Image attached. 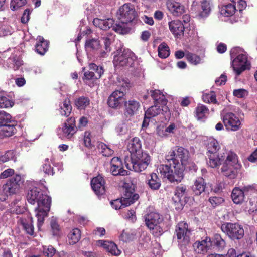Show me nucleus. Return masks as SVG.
I'll list each match as a JSON object with an SVG mask.
<instances>
[{
    "label": "nucleus",
    "instance_id": "obj_56",
    "mask_svg": "<svg viewBox=\"0 0 257 257\" xmlns=\"http://www.w3.org/2000/svg\"><path fill=\"white\" fill-rule=\"evenodd\" d=\"M186 187L185 186H179L176 187L175 191V196L177 197L179 201L186 194Z\"/></svg>",
    "mask_w": 257,
    "mask_h": 257
},
{
    "label": "nucleus",
    "instance_id": "obj_24",
    "mask_svg": "<svg viewBox=\"0 0 257 257\" xmlns=\"http://www.w3.org/2000/svg\"><path fill=\"white\" fill-rule=\"evenodd\" d=\"M125 113L130 116H133L137 113L140 108V103L137 100L131 99L126 101L124 104Z\"/></svg>",
    "mask_w": 257,
    "mask_h": 257
},
{
    "label": "nucleus",
    "instance_id": "obj_35",
    "mask_svg": "<svg viewBox=\"0 0 257 257\" xmlns=\"http://www.w3.org/2000/svg\"><path fill=\"white\" fill-rule=\"evenodd\" d=\"M236 11L235 5L229 4L222 6L220 9V14L225 16L229 17L233 15Z\"/></svg>",
    "mask_w": 257,
    "mask_h": 257
},
{
    "label": "nucleus",
    "instance_id": "obj_63",
    "mask_svg": "<svg viewBox=\"0 0 257 257\" xmlns=\"http://www.w3.org/2000/svg\"><path fill=\"white\" fill-rule=\"evenodd\" d=\"M12 29L10 26H2L0 27V36H5L11 34Z\"/></svg>",
    "mask_w": 257,
    "mask_h": 257
},
{
    "label": "nucleus",
    "instance_id": "obj_50",
    "mask_svg": "<svg viewBox=\"0 0 257 257\" xmlns=\"http://www.w3.org/2000/svg\"><path fill=\"white\" fill-rule=\"evenodd\" d=\"M185 57L189 62L194 65H197L201 62V58L196 54L188 53Z\"/></svg>",
    "mask_w": 257,
    "mask_h": 257
},
{
    "label": "nucleus",
    "instance_id": "obj_10",
    "mask_svg": "<svg viewBox=\"0 0 257 257\" xmlns=\"http://www.w3.org/2000/svg\"><path fill=\"white\" fill-rule=\"evenodd\" d=\"M136 58L132 51L128 49H124L123 51L117 52L114 56L113 63L115 67L132 66Z\"/></svg>",
    "mask_w": 257,
    "mask_h": 257
},
{
    "label": "nucleus",
    "instance_id": "obj_26",
    "mask_svg": "<svg viewBox=\"0 0 257 257\" xmlns=\"http://www.w3.org/2000/svg\"><path fill=\"white\" fill-rule=\"evenodd\" d=\"M16 124V121H14L12 122V124L0 125V138L12 136L16 132L15 126Z\"/></svg>",
    "mask_w": 257,
    "mask_h": 257
},
{
    "label": "nucleus",
    "instance_id": "obj_37",
    "mask_svg": "<svg viewBox=\"0 0 257 257\" xmlns=\"http://www.w3.org/2000/svg\"><path fill=\"white\" fill-rule=\"evenodd\" d=\"M69 243L74 244L78 242L81 237L80 230L78 228L73 229L68 234Z\"/></svg>",
    "mask_w": 257,
    "mask_h": 257
},
{
    "label": "nucleus",
    "instance_id": "obj_54",
    "mask_svg": "<svg viewBox=\"0 0 257 257\" xmlns=\"http://www.w3.org/2000/svg\"><path fill=\"white\" fill-rule=\"evenodd\" d=\"M243 190L245 195H254L257 196V186L254 185H247L244 186Z\"/></svg>",
    "mask_w": 257,
    "mask_h": 257
},
{
    "label": "nucleus",
    "instance_id": "obj_32",
    "mask_svg": "<svg viewBox=\"0 0 257 257\" xmlns=\"http://www.w3.org/2000/svg\"><path fill=\"white\" fill-rule=\"evenodd\" d=\"M154 104L165 105L167 101L164 95L159 90H154L150 91Z\"/></svg>",
    "mask_w": 257,
    "mask_h": 257
},
{
    "label": "nucleus",
    "instance_id": "obj_9",
    "mask_svg": "<svg viewBox=\"0 0 257 257\" xmlns=\"http://www.w3.org/2000/svg\"><path fill=\"white\" fill-rule=\"evenodd\" d=\"M139 195L134 193L131 188H125L123 196L121 199H117L111 201L110 204L112 208L116 210L126 207L134 203L139 199Z\"/></svg>",
    "mask_w": 257,
    "mask_h": 257
},
{
    "label": "nucleus",
    "instance_id": "obj_29",
    "mask_svg": "<svg viewBox=\"0 0 257 257\" xmlns=\"http://www.w3.org/2000/svg\"><path fill=\"white\" fill-rule=\"evenodd\" d=\"M146 182L149 187L153 190H158L161 185L160 179L155 173H152L149 175L147 178Z\"/></svg>",
    "mask_w": 257,
    "mask_h": 257
},
{
    "label": "nucleus",
    "instance_id": "obj_30",
    "mask_svg": "<svg viewBox=\"0 0 257 257\" xmlns=\"http://www.w3.org/2000/svg\"><path fill=\"white\" fill-rule=\"evenodd\" d=\"M206 183L202 177H198L194 182L192 187V190L196 195H200L205 192Z\"/></svg>",
    "mask_w": 257,
    "mask_h": 257
},
{
    "label": "nucleus",
    "instance_id": "obj_12",
    "mask_svg": "<svg viewBox=\"0 0 257 257\" xmlns=\"http://www.w3.org/2000/svg\"><path fill=\"white\" fill-rule=\"evenodd\" d=\"M119 20L123 23H130L136 17L134 6L130 3H125L120 7L117 12Z\"/></svg>",
    "mask_w": 257,
    "mask_h": 257
},
{
    "label": "nucleus",
    "instance_id": "obj_4",
    "mask_svg": "<svg viewBox=\"0 0 257 257\" xmlns=\"http://www.w3.org/2000/svg\"><path fill=\"white\" fill-rule=\"evenodd\" d=\"M241 167L237 155L229 151L223 162L221 172L224 176L230 179H234L237 177Z\"/></svg>",
    "mask_w": 257,
    "mask_h": 257
},
{
    "label": "nucleus",
    "instance_id": "obj_19",
    "mask_svg": "<svg viewBox=\"0 0 257 257\" xmlns=\"http://www.w3.org/2000/svg\"><path fill=\"white\" fill-rule=\"evenodd\" d=\"M212 241L209 237H206L201 241H196L193 244V248L197 253H206L211 249Z\"/></svg>",
    "mask_w": 257,
    "mask_h": 257
},
{
    "label": "nucleus",
    "instance_id": "obj_36",
    "mask_svg": "<svg viewBox=\"0 0 257 257\" xmlns=\"http://www.w3.org/2000/svg\"><path fill=\"white\" fill-rule=\"evenodd\" d=\"M72 111V106L69 99H66L60 105V112L62 115L68 117Z\"/></svg>",
    "mask_w": 257,
    "mask_h": 257
},
{
    "label": "nucleus",
    "instance_id": "obj_58",
    "mask_svg": "<svg viewBox=\"0 0 257 257\" xmlns=\"http://www.w3.org/2000/svg\"><path fill=\"white\" fill-rule=\"evenodd\" d=\"M51 227L54 235L59 234L60 228L55 218H52L50 222Z\"/></svg>",
    "mask_w": 257,
    "mask_h": 257
},
{
    "label": "nucleus",
    "instance_id": "obj_1",
    "mask_svg": "<svg viewBox=\"0 0 257 257\" xmlns=\"http://www.w3.org/2000/svg\"><path fill=\"white\" fill-rule=\"evenodd\" d=\"M27 199L31 204H37L34 210L37 218V227L40 230L43 224L44 218L47 216L50 210L51 199L48 195L44 194L39 188H33L28 191Z\"/></svg>",
    "mask_w": 257,
    "mask_h": 257
},
{
    "label": "nucleus",
    "instance_id": "obj_59",
    "mask_svg": "<svg viewBox=\"0 0 257 257\" xmlns=\"http://www.w3.org/2000/svg\"><path fill=\"white\" fill-rule=\"evenodd\" d=\"M26 3V0H12L10 7L13 11H15L25 5Z\"/></svg>",
    "mask_w": 257,
    "mask_h": 257
},
{
    "label": "nucleus",
    "instance_id": "obj_60",
    "mask_svg": "<svg viewBox=\"0 0 257 257\" xmlns=\"http://www.w3.org/2000/svg\"><path fill=\"white\" fill-rule=\"evenodd\" d=\"M14 153L12 151H8L4 155H0V161L6 162L10 160L14 159Z\"/></svg>",
    "mask_w": 257,
    "mask_h": 257
},
{
    "label": "nucleus",
    "instance_id": "obj_3",
    "mask_svg": "<svg viewBox=\"0 0 257 257\" xmlns=\"http://www.w3.org/2000/svg\"><path fill=\"white\" fill-rule=\"evenodd\" d=\"M124 161L127 169L141 172L145 170L150 164V156L146 152L142 151L130 157H125Z\"/></svg>",
    "mask_w": 257,
    "mask_h": 257
},
{
    "label": "nucleus",
    "instance_id": "obj_64",
    "mask_svg": "<svg viewBox=\"0 0 257 257\" xmlns=\"http://www.w3.org/2000/svg\"><path fill=\"white\" fill-rule=\"evenodd\" d=\"M115 130L117 133H118L119 135H123L126 133L127 127L125 123H121L118 124L116 127Z\"/></svg>",
    "mask_w": 257,
    "mask_h": 257
},
{
    "label": "nucleus",
    "instance_id": "obj_20",
    "mask_svg": "<svg viewBox=\"0 0 257 257\" xmlns=\"http://www.w3.org/2000/svg\"><path fill=\"white\" fill-rule=\"evenodd\" d=\"M166 6L168 11L174 16H180L185 12L184 6L179 2L168 0Z\"/></svg>",
    "mask_w": 257,
    "mask_h": 257
},
{
    "label": "nucleus",
    "instance_id": "obj_52",
    "mask_svg": "<svg viewBox=\"0 0 257 257\" xmlns=\"http://www.w3.org/2000/svg\"><path fill=\"white\" fill-rule=\"evenodd\" d=\"M89 68L95 72L96 79H99L104 73V70L102 66H98L94 63H90L89 65Z\"/></svg>",
    "mask_w": 257,
    "mask_h": 257
},
{
    "label": "nucleus",
    "instance_id": "obj_27",
    "mask_svg": "<svg viewBox=\"0 0 257 257\" xmlns=\"http://www.w3.org/2000/svg\"><path fill=\"white\" fill-rule=\"evenodd\" d=\"M127 148L131 154V156L142 152L141 141L137 137L133 138L128 142Z\"/></svg>",
    "mask_w": 257,
    "mask_h": 257
},
{
    "label": "nucleus",
    "instance_id": "obj_34",
    "mask_svg": "<svg viewBox=\"0 0 257 257\" xmlns=\"http://www.w3.org/2000/svg\"><path fill=\"white\" fill-rule=\"evenodd\" d=\"M14 105V101L9 98L4 91H0V108H7L12 107Z\"/></svg>",
    "mask_w": 257,
    "mask_h": 257
},
{
    "label": "nucleus",
    "instance_id": "obj_53",
    "mask_svg": "<svg viewBox=\"0 0 257 257\" xmlns=\"http://www.w3.org/2000/svg\"><path fill=\"white\" fill-rule=\"evenodd\" d=\"M202 99L206 103H216L217 101L215 93L213 91L208 93H205L202 95Z\"/></svg>",
    "mask_w": 257,
    "mask_h": 257
},
{
    "label": "nucleus",
    "instance_id": "obj_42",
    "mask_svg": "<svg viewBox=\"0 0 257 257\" xmlns=\"http://www.w3.org/2000/svg\"><path fill=\"white\" fill-rule=\"evenodd\" d=\"M100 47V41L97 39L92 38L86 41L85 48L87 50H97Z\"/></svg>",
    "mask_w": 257,
    "mask_h": 257
},
{
    "label": "nucleus",
    "instance_id": "obj_28",
    "mask_svg": "<svg viewBox=\"0 0 257 257\" xmlns=\"http://www.w3.org/2000/svg\"><path fill=\"white\" fill-rule=\"evenodd\" d=\"M37 42L35 45V50L40 55H43L48 49L49 42L45 40L41 36L37 37Z\"/></svg>",
    "mask_w": 257,
    "mask_h": 257
},
{
    "label": "nucleus",
    "instance_id": "obj_16",
    "mask_svg": "<svg viewBox=\"0 0 257 257\" xmlns=\"http://www.w3.org/2000/svg\"><path fill=\"white\" fill-rule=\"evenodd\" d=\"M18 224L22 226L27 233L31 235L34 233V227L32 218L29 212H26L24 214L18 217Z\"/></svg>",
    "mask_w": 257,
    "mask_h": 257
},
{
    "label": "nucleus",
    "instance_id": "obj_41",
    "mask_svg": "<svg viewBox=\"0 0 257 257\" xmlns=\"http://www.w3.org/2000/svg\"><path fill=\"white\" fill-rule=\"evenodd\" d=\"M218 250H223L226 247L225 241L219 234H215L213 238L212 242Z\"/></svg>",
    "mask_w": 257,
    "mask_h": 257
},
{
    "label": "nucleus",
    "instance_id": "obj_61",
    "mask_svg": "<svg viewBox=\"0 0 257 257\" xmlns=\"http://www.w3.org/2000/svg\"><path fill=\"white\" fill-rule=\"evenodd\" d=\"M209 202L212 207H215L222 204L224 202V199L221 197H211L209 198Z\"/></svg>",
    "mask_w": 257,
    "mask_h": 257
},
{
    "label": "nucleus",
    "instance_id": "obj_55",
    "mask_svg": "<svg viewBox=\"0 0 257 257\" xmlns=\"http://www.w3.org/2000/svg\"><path fill=\"white\" fill-rule=\"evenodd\" d=\"M43 252L44 255L47 257H53L56 252V250L52 245L43 246Z\"/></svg>",
    "mask_w": 257,
    "mask_h": 257
},
{
    "label": "nucleus",
    "instance_id": "obj_40",
    "mask_svg": "<svg viewBox=\"0 0 257 257\" xmlns=\"http://www.w3.org/2000/svg\"><path fill=\"white\" fill-rule=\"evenodd\" d=\"M209 113V109L204 105L199 104L195 109L196 116L198 119H202L206 117Z\"/></svg>",
    "mask_w": 257,
    "mask_h": 257
},
{
    "label": "nucleus",
    "instance_id": "obj_22",
    "mask_svg": "<svg viewBox=\"0 0 257 257\" xmlns=\"http://www.w3.org/2000/svg\"><path fill=\"white\" fill-rule=\"evenodd\" d=\"M207 150V154L218 153L220 151L223 153H227L226 150L224 148H221L218 142L214 138H209L208 139L206 144Z\"/></svg>",
    "mask_w": 257,
    "mask_h": 257
},
{
    "label": "nucleus",
    "instance_id": "obj_45",
    "mask_svg": "<svg viewBox=\"0 0 257 257\" xmlns=\"http://www.w3.org/2000/svg\"><path fill=\"white\" fill-rule=\"evenodd\" d=\"M128 23H123L121 21L120 23L114 24L112 25V29L117 33L124 34L127 33L128 29L126 24Z\"/></svg>",
    "mask_w": 257,
    "mask_h": 257
},
{
    "label": "nucleus",
    "instance_id": "obj_18",
    "mask_svg": "<svg viewBox=\"0 0 257 257\" xmlns=\"http://www.w3.org/2000/svg\"><path fill=\"white\" fill-rule=\"evenodd\" d=\"M125 93L122 91L115 90L108 97L107 103L109 107L117 108L124 101Z\"/></svg>",
    "mask_w": 257,
    "mask_h": 257
},
{
    "label": "nucleus",
    "instance_id": "obj_23",
    "mask_svg": "<svg viewBox=\"0 0 257 257\" xmlns=\"http://www.w3.org/2000/svg\"><path fill=\"white\" fill-rule=\"evenodd\" d=\"M104 180L100 175L93 178L91 180V186L97 195L103 194L105 192Z\"/></svg>",
    "mask_w": 257,
    "mask_h": 257
},
{
    "label": "nucleus",
    "instance_id": "obj_49",
    "mask_svg": "<svg viewBox=\"0 0 257 257\" xmlns=\"http://www.w3.org/2000/svg\"><path fill=\"white\" fill-rule=\"evenodd\" d=\"M42 171L46 174L53 175L54 174V172L53 171V168H52L49 159L48 158H46L44 160V162L42 165Z\"/></svg>",
    "mask_w": 257,
    "mask_h": 257
},
{
    "label": "nucleus",
    "instance_id": "obj_13",
    "mask_svg": "<svg viewBox=\"0 0 257 257\" xmlns=\"http://www.w3.org/2000/svg\"><path fill=\"white\" fill-rule=\"evenodd\" d=\"M221 116L224 124L227 130L236 131L241 128V121L235 114L232 112H224Z\"/></svg>",
    "mask_w": 257,
    "mask_h": 257
},
{
    "label": "nucleus",
    "instance_id": "obj_33",
    "mask_svg": "<svg viewBox=\"0 0 257 257\" xmlns=\"http://www.w3.org/2000/svg\"><path fill=\"white\" fill-rule=\"evenodd\" d=\"M245 195L243 189L235 187L232 191V200L235 204H241L244 201Z\"/></svg>",
    "mask_w": 257,
    "mask_h": 257
},
{
    "label": "nucleus",
    "instance_id": "obj_25",
    "mask_svg": "<svg viewBox=\"0 0 257 257\" xmlns=\"http://www.w3.org/2000/svg\"><path fill=\"white\" fill-rule=\"evenodd\" d=\"M98 244L102 246L112 255H119L121 253V251L118 249L117 245L112 242L99 240L98 241Z\"/></svg>",
    "mask_w": 257,
    "mask_h": 257
},
{
    "label": "nucleus",
    "instance_id": "obj_39",
    "mask_svg": "<svg viewBox=\"0 0 257 257\" xmlns=\"http://www.w3.org/2000/svg\"><path fill=\"white\" fill-rule=\"evenodd\" d=\"M75 104L78 109H84L89 105L90 100L87 97L81 96L75 100Z\"/></svg>",
    "mask_w": 257,
    "mask_h": 257
},
{
    "label": "nucleus",
    "instance_id": "obj_38",
    "mask_svg": "<svg viewBox=\"0 0 257 257\" xmlns=\"http://www.w3.org/2000/svg\"><path fill=\"white\" fill-rule=\"evenodd\" d=\"M97 148L100 153L104 156H111L114 153V151L108 146L103 143H98Z\"/></svg>",
    "mask_w": 257,
    "mask_h": 257
},
{
    "label": "nucleus",
    "instance_id": "obj_46",
    "mask_svg": "<svg viewBox=\"0 0 257 257\" xmlns=\"http://www.w3.org/2000/svg\"><path fill=\"white\" fill-rule=\"evenodd\" d=\"M210 0H203L201 2V11L200 16L201 17H207L210 12L211 9L210 6Z\"/></svg>",
    "mask_w": 257,
    "mask_h": 257
},
{
    "label": "nucleus",
    "instance_id": "obj_2",
    "mask_svg": "<svg viewBox=\"0 0 257 257\" xmlns=\"http://www.w3.org/2000/svg\"><path fill=\"white\" fill-rule=\"evenodd\" d=\"M232 67L237 76L243 71L250 68V64L247 60V54L244 50L240 47L233 48L230 51Z\"/></svg>",
    "mask_w": 257,
    "mask_h": 257
},
{
    "label": "nucleus",
    "instance_id": "obj_31",
    "mask_svg": "<svg viewBox=\"0 0 257 257\" xmlns=\"http://www.w3.org/2000/svg\"><path fill=\"white\" fill-rule=\"evenodd\" d=\"M93 24L97 27L103 30H107L112 27L114 24V20L112 19L102 20L95 18L93 20Z\"/></svg>",
    "mask_w": 257,
    "mask_h": 257
},
{
    "label": "nucleus",
    "instance_id": "obj_14",
    "mask_svg": "<svg viewBox=\"0 0 257 257\" xmlns=\"http://www.w3.org/2000/svg\"><path fill=\"white\" fill-rule=\"evenodd\" d=\"M176 233L178 241L184 245L190 242L191 231L188 228V224L185 222H179L176 227Z\"/></svg>",
    "mask_w": 257,
    "mask_h": 257
},
{
    "label": "nucleus",
    "instance_id": "obj_62",
    "mask_svg": "<svg viewBox=\"0 0 257 257\" xmlns=\"http://www.w3.org/2000/svg\"><path fill=\"white\" fill-rule=\"evenodd\" d=\"M233 5H235L236 10H238L240 12L246 8V2L243 0H231Z\"/></svg>",
    "mask_w": 257,
    "mask_h": 257
},
{
    "label": "nucleus",
    "instance_id": "obj_51",
    "mask_svg": "<svg viewBox=\"0 0 257 257\" xmlns=\"http://www.w3.org/2000/svg\"><path fill=\"white\" fill-rule=\"evenodd\" d=\"M11 212L12 213H15L19 215H23L26 212H28L26 210L24 207H21L20 205H16L15 202H12L11 204Z\"/></svg>",
    "mask_w": 257,
    "mask_h": 257
},
{
    "label": "nucleus",
    "instance_id": "obj_47",
    "mask_svg": "<svg viewBox=\"0 0 257 257\" xmlns=\"http://www.w3.org/2000/svg\"><path fill=\"white\" fill-rule=\"evenodd\" d=\"M110 171L113 175L125 176L128 175V171L122 168V165H115L111 166Z\"/></svg>",
    "mask_w": 257,
    "mask_h": 257
},
{
    "label": "nucleus",
    "instance_id": "obj_6",
    "mask_svg": "<svg viewBox=\"0 0 257 257\" xmlns=\"http://www.w3.org/2000/svg\"><path fill=\"white\" fill-rule=\"evenodd\" d=\"M166 159L168 162L172 161V164L186 168L189 163V153L187 149L179 147L175 151L169 152Z\"/></svg>",
    "mask_w": 257,
    "mask_h": 257
},
{
    "label": "nucleus",
    "instance_id": "obj_57",
    "mask_svg": "<svg viewBox=\"0 0 257 257\" xmlns=\"http://www.w3.org/2000/svg\"><path fill=\"white\" fill-rule=\"evenodd\" d=\"M248 94V91L246 89L242 88L235 89L233 91V96L238 98H245Z\"/></svg>",
    "mask_w": 257,
    "mask_h": 257
},
{
    "label": "nucleus",
    "instance_id": "obj_8",
    "mask_svg": "<svg viewBox=\"0 0 257 257\" xmlns=\"http://www.w3.org/2000/svg\"><path fill=\"white\" fill-rule=\"evenodd\" d=\"M162 221L160 214L156 212H151L145 216L146 225L155 236H159L162 234L163 229L161 226Z\"/></svg>",
    "mask_w": 257,
    "mask_h": 257
},
{
    "label": "nucleus",
    "instance_id": "obj_43",
    "mask_svg": "<svg viewBox=\"0 0 257 257\" xmlns=\"http://www.w3.org/2000/svg\"><path fill=\"white\" fill-rule=\"evenodd\" d=\"M162 110L163 108H161L160 106H158L157 104H154L149 108L145 113L147 117L152 118L159 114Z\"/></svg>",
    "mask_w": 257,
    "mask_h": 257
},
{
    "label": "nucleus",
    "instance_id": "obj_48",
    "mask_svg": "<svg viewBox=\"0 0 257 257\" xmlns=\"http://www.w3.org/2000/svg\"><path fill=\"white\" fill-rule=\"evenodd\" d=\"M14 121L12 120L11 115L9 113L4 111H0V125L12 124V122Z\"/></svg>",
    "mask_w": 257,
    "mask_h": 257
},
{
    "label": "nucleus",
    "instance_id": "obj_44",
    "mask_svg": "<svg viewBox=\"0 0 257 257\" xmlns=\"http://www.w3.org/2000/svg\"><path fill=\"white\" fill-rule=\"evenodd\" d=\"M158 56L161 58H166L170 55L169 47L165 43H161L158 47Z\"/></svg>",
    "mask_w": 257,
    "mask_h": 257
},
{
    "label": "nucleus",
    "instance_id": "obj_21",
    "mask_svg": "<svg viewBox=\"0 0 257 257\" xmlns=\"http://www.w3.org/2000/svg\"><path fill=\"white\" fill-rule=\"evenodd\" d=\"M169 30L175 37L179 38L183 35L184 26L180 20H173L168 23Z\"/></svg>",
    "mask_w": 257,
    "mask_h": 257
},
{
    "label": "nucleus",
    "instance_id": "obj_11",
    "mask_svg": "<svg viewBox=\"0 0 257 257\" xmlns=\"http://www.w3.org/2000/svg\"><path fill=\"white\" fill-rule=\"evenodd\" d=\"M221 229L232 240H239L244 234L242 226L237 223H226L222 224Z\"/></svg>",
    "mask_w": 257,
    "mask_h": 257
},
{
    "label": "nucleus",
    "instance_id": "obj_5",
    "mask_svg": "<svg viewBox=\"0 0 257 257\" xmlns=\"http://www.w3.org/2000/svg\"><path fill=\"white\" fill-rule=\"evenodd\" d=\"M185 168L172 163L161 164L158 167L160 173L171 183H179L183 179Z\"/></svg>",
    "mask_w": 257,
    "mask_h": 257
},
{
    "label": "nucleus",
    "instance_id": "obj_7",
    "mask_svg": "<svg viewBox=\"0 0 257 257\" xmlns=\"http://www.w3.org/2000/svg\"><path fill=\"white\" fill-rule=\"evenodd\" d=\"M22 183L21 176L18 175L8 180L0 188V200L4 201L9 196L16 194Z\"/></svg>",
    "mask_w": 257,
    "mask_h": 257
},
{
    "label": "nucleus",
    "instance_id": "obj_15",
    "mask_svg": "<svg viewBox=\"0 0 257 257\" xmlns=\"http://www.w3.org/2000/svg\"><path fill=\"white\" fill-rule=\"evenodd\" d=\"M77 127L75 124V119L74 117H70L65 122L59 133L62 138L71 139L77 132Z\"/></svg>",
    "mask_w": 257,
    "mask_h": 257
},
{
    "label": "nucleus",
    "instance_id": "obj_17",
    "mask_svg": "<svg viewBox=\"0 0 257 257\" xmlns=\"http://www.w3.org/2000/svg\"><path fill=\"white\" fill-rule=\"evenodd\" d=\"M227 153H223L220 151L218 153L207 154V165L212 168L218 167L222 164Z\"/></svg>",
    "mask_w": 257,
    "mask_h": 257
}]
</instances>
